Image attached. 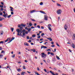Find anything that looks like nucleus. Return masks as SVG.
I'll return each instance as SVG.
<instances>
[{"instance_id": "f257e3e1", "label": "nucleus", "mask_w": 75, "mask_h": 75, "mask_svg": "<svg viewBox=\"0 0 75 75\" xmlns=\"http://www.w3.org/2000/svg\"><path fill=\"white\" fill-rule=\"evenodd\" d=\"M16 31L18 33L17 35H19L20 36H22V34H21L22 33V28H21V30L20 29H17L16 30Z\"/></svg>"}, {"instance_id": "f03ea898", "label": "nucleus", "mask_w": 75, "mask_h": 75, "mask_svg": "<svg viewBox=\"0 0 75 75\" xmlns=\"http://www.w3.org/2000/svg\"><path fill=\"white\" fill-rule=\"evenodd\" d=\"M61 13H62V11H61L60 9L58 10L57 11V14H58V15L61 14Z\"/></svg>"}, {"instance_id": "7ed1b4c3", "label": "nucleus", "mask_w": 75, "mask_h": 75, "mask_svg": "<svg viewBox=\"0 0 75 75\" xmlns=\"http://www.w3.org/2000/svg\"><path fill=\"white\" fill-rule=\"evenodd\" d=\"M44 19L46 21H47V20H48V16L46 15L45 16Z\"/></svg>"}, {"instance_id": "20e7f679", "label": "nucleus", "mask_w": 75, "mask_h": 75, "mask_svg": "<svg viewBox=\"0 0 75 75\" xmlns=\"http://www.w3.org/2000/svg\"><path fill=\"white\" fill-rule=\"evenodd\" d=\"M18 27H20V30H21V28H22V30H23V27H21V25H18Z\"/></svg>"}, {"instance_id": "39448f33", "label": "nucleus", "mask_w": 75, "mask_h": 75, "mask_svg": "<svg viewBox=\"0 0 75 75\" xmlns=\"http://www.w3.org/2000/svg\"><path fill=\"white\" fill-rule=\"evenodd\" d=\"M64 28L65 30H67V28H68V26H67L66 25H65L64 26Z\"/></svg>"}, {"instance_id": "423d86ee", "label": "nucleus", "mask_w": 75, "mask_h": 75, "mask_svg": "<svg viewBox=\"0 0 75 75\" xmlns=\"http://www.w3.org/2000/svg\"><path fill=\"white\" fill-rule=\"evenodd\" d=\"M42 48H45V49H47V47L45 46H43L42 47V46H41V49H42Z\"/></svg>"}, {"instance_id": "0eeeda50", "label": "nucleus", "mask_w": 75, "mask_h": 75, "mask_svg": "<svg viewBox=\"0 0 75 75\" xmlns=\"http://www.w3.org/2000/svg\"><path fill=\"white\" fill-rule=\"evenodd\" d=\"M24 44L25 45H27V46H30L28 44L27 42H25Z\"/></svg>"}, {"instance_id": "6e6552de", "label": "nucleus", "mask_w": 75, "mask_h": 75, "mask_svg": "<svg viewBox=\"0 0 75 75\" xmlns=\"http://www.w3.org/2000/svg\"><path fill=\"white\" fill-rule=\"evenodd\" d=\"M36 11L35 10H33L32 11H30V13H34V12H35Z\"/></svg>"}, {"instance_id": "1a4fd4ad", "label": "nucleus", "mask_w": 75, "mask_h": 75, "mask_svg": "<svg viewBox=\"0 0 75 75\" xmlns=\"http://www.w3.org/2000/svg\"><path fill=\"white\" fill-rule=\"evenodd\" d=\"M21 26L22 27H25V26L26 25H24L23 24H21Z\"/></svg>"}, {"instance_id": "9d476101", "label": "nucleus", "mask_w": 75, "mask_h": 75, "mask_svg": "<svg viewBox=\"0 0 75 75\" xmlns=\"http://www.w3.org/2000/svg\"><path fill=\"white\" fill-rule=\"evenodd\" d=\"M17 71L18 72H20V71H21V69L20 68H19L17 69Z\"/></svg>"}, {"instance_id": "9b49d317", "label": "nucleus", "mask_w": 75, "mask_h": 75, "mask_svg": "<svg viewBox=\"0 0 75 75\" xmlns=\"http://www.w3.org/2000/svg\"><path fill=\"white\" fill-rule=\"evenodd\" d=\"M24 74H26V73L25 72H23L22 71V72L21 73V75H24Z\"/></svg>"}, {"instance_id": "f8f14e48", "label": "nucleus", "mask_w": 75, "mask_h": 75, "mask_svg": "<svg viewBox=\"0 0 75 75\" xmlns=\"http://www.w3.org/2000/svg\"><path fill=\"white\" fill-rule=\"evenodd\" d=\"M40 13H42L43 14H46V13L42 11H40Z\"/></svg>"}, {"instance_id": "ddd939ff", "label": "nucleus", "mask_w": 75, "mask_h": 75, "mask_svg": "<svg viewBox=\"0 0 75 75\" xmlns=\"http://www.w3.org/2000/svg\"><path fill=\"white\" fill-rule=\"evenodd\" d=\"M71 47H72L73 48H75V45H74V44L72 43V45L71 46Z\"/></svg>"}, {"instance_id": "4468645a", "label": "nucleus", "mask_w": 75, "mask_h": 75, "mask_svg": "<svg viewBox=\"0 0 75 75\" xmlns=\"http://www.w3.org/2000/svg\"><path fill=\"white\" fill-rule=\"evenodd\" d=\"M35 74H36L37 75H40V74H38V72H37V71H35Z\"/></svg>"}, {"instance_id": "2eb2a0df", "label": "nucleus", "mask_w": 75, "mask_h": 75, "mask_svg": "<svg viewBox=\"0 0 75 75\" xmlns=\"http://www.w3.org/2000/svg\"><path fill=\"white\" fill-rule=\"evenodd\" d=\"M56 57L57 59H58V60H59V59H60V58H59V57L57 55H56Z\"/></svg>"}, {"instance_id": "dca6fc26", "label": "nucleus", "mask_w": 75, "mask_h": 75, "mask_svg": "<svg viewBox=\"0 0 75 75\" xmlns=\"http://www.w3.org/2000/svg\"><path fill=\"white\" fill-rule=\"evenodd\" d=\"M48 28L49 30L50 31H52V29H51V28H50V27H48Z\"/></svg>"}, {"instance_id": "f3484780", "label": "nucleus", "mask_w": 75, "mask_h": 75, "mask_svg": "<svg viewBox=\"0 0 75 75\" xmlns=\"http://www.w3.org/2000/svg\"><path fill=\"white\" fill-rule=\"evenodd\" d=\"M3 57V54H0V58H2Z\"/></svg>"}, {"instance_id": "a211bd4d", "label": "nucleus", "mask_w": 75, "mask_h": 75, "mask_svg": "<svg viewBox=\"0 0 75 75\" xmlns=\"http://www.w3.org/2000/svg\"><path fill=\"white\" fill-rule=\"evenodd\" d=\"M3 17H5V18H6V17H7V16H6V14H4V15H3Z\"/></svg>"}, {"instance_id": "6ab92c4d", "label": "nucleus", "mask_w": 75, "mask_h": 75, "mask_svg": "<svg viewBox=\"0 0 75 75\" xmlns=\"http://www.w3.org/2000/svg\"><path fill=\"white\" fill-rule=\"evenodd\" d=\"M57 6H60V7H61V5H60L59 4H58V3H57Z\"/></svg>"}, {"instance_id": "aec40b11", "label": "nucleus", "mask_w": 75, "mask_h": 75, "mask_svg": "<svg viewBox=\"0 0 75 75\" xmlns=\"http://www.w3.org/2000/svg\"><path fill=\"white\" fill-rule=\"evenodd\" d=\"M27 30H28V31H31V28H28Z\"/></svg>"}, {"instance_id": "412c9836", "label": "nucleus", "mask_w": 75, "mask_h": 75, "mask_svg": "<svg viewBox=\"0 0 75 75\" xmlns=\"http://www.w3.org/2000/svg\"><path fill=\"white\" fill-rule=\"evenodd\" d=\"M31 51H33V52H35V49H33L32 50H31Z\"/></svg>"}, {"instance_id": "4be33fe9", "label": "nucleus", "mask_w": 75, "mask_h": 75, "mask_svg": "<svg viewBox=\"0 0 75 75\" xmlns=\"http://www.w3.org/2000/svg\"><path fill=\"white\" fill-rule=\"evenodd\" d=\"M40 6H42L43 5V3L42 2H41L40 3Z\"/></svg>"}, {"instance_id": "5701e85b", "label": "nucleus", "mask_w": 75, "mask_h": 75, "mask_svg": "<svg viewBox=\"0 0 75 75\" xmlns=\"http://www.w3.org/2000/svg\"><path fill=\"white\" fill-rule=\"evenodd\" d=\"M35 36H36V35H32V37L33 38H34V37H35Z\"/></svg>"}, {"instance_id": "b1692460", "label": "nucleus", "mask_w": 75, "mask_h": 75, "mask_svg": "<svg viewBox=\"0 0 75 75\" xmlns=\"http://www.w3.org/2000/svg\"><path fill=\"white\" fill-rule=\"evenodd\" d=\"M11 15H10L8 16V18H10L11 17Z\"/></svg>"}, {"instance_id": "393cba45", "label": "nucleus", "mask_w": 75, "mask_h": 75, "mask_svg": "<svg viewBox=\"0 0 75 75\" xmlns=\"http://www.w3.org/2000/svg\"><path fill=\"white\" fill-rule=\"evenodd\" d=\"M3 33H4L3 31V30H2L1 31V35H3Z\"/></svg>"}, {"instance_id": "a878e982", "label": "nucleus", "mask_w": 75, "mask_h": 75, "mask_svg": "<svg viewBox=\"0 0 75 75\" xmlns=\"http://www.w3.org/2000/svg\"><path fill=\"white\" fill-rule=\"evenodd\" d=\"M11 30L12 31V32H13L14 30V28H11Z\"/></svg>"}, {"instance_id": "bb28decb", "label": "nucleus", "mask_w": 75, "mask_h": 75, "mask_svg": "<svg viewBox=\"0 0 75 75\" xmlns=\"http://www.w3.org/2000/svg\"><path fill=\"white\" fill-rule=\"evenodd\" d=\"M23 69H25V66H23Z\"/></svg>"}, {"instance_id": "cd10ccee", "label": "nucleus", "mask_w": 75, "mask_h": 75, "mask_svg": "<svg viewBox=\"0 0 75 75\" xmlns=\"http://www.w3.org/2000/svg\"><path fill=\"white\" fill-rule=\"evenodd\" d=\"M50 54L52 55V56H54V54L53 53H51Z\"/></svg>"}, {"instance_id": "c85d7f7f", "label": "nucleus", "mask_w": 75, "mask_h": 75, "mask_svg": "<svg viewBox=\"0 0 75 75\" xmlns=\"http://www.w3.org/2000/svg\"><path fill=\"white\" fill-rule=\"evenodd\" d=\"M4 41H1L0 42V44H4Z\"/></svg>"}, {"instance_id": "c756f323", "label": "nucleus", "mask_w": 75, "mask_h": 75, "mask_svg": "<svg viewBox=\"0 0 75 75\" xmlns=\"http://www.w3.org/2000/svg\"><path fill=\"white\" fill-rule=\"evenodd\" d=\"M29 25L30 27H31V26L33 25V24L31 23H30L29 24Z\"/></svg>"}, {"instance_id": "7c9ffc66", "label": "nucleus", "mask_w": 75, "mask_h": 75, "mask_svg": "<svg viewBox=\"0 0 75 75\" xmlns=\"http://www.w3.org/2000/svg\"><path fill=\"white\" fill-rule=\"evenodd\" d=\"M48 27H51V24H48Z\"/></svg>"}, {"instance_id": "2f4dec72", "label": "nucleus", "mask_w": 75, "mask_h": 75, "mask_svg": "<svg viewBox=\"0 0 75 75\" xmlns=\"http://www.w3.org/2000/svg\"><path fill=\"white\" fill-rule=\"evenodd\" d=\"M11 56L12 58H14V57H15V54H13V55H12Z\"/></svg>"}, {"instance_id": "473e14b6", "label": "nucleus", "mask_w": 75, "mask_h": 75, "mask_svg": "<svg viewBox=\"0 0 75 75\" xmlns=\"http://www.w3.org/2000/svg\"><path fill=\"white\" fill-rule=\"evenodd\" d=\"M46 50V51H51V49H48L47 50Z\"/></svg>"}, {"instance_id": "72a5a7b5", "label": "nucleus", "mask_w": 75, "mask_h": 75, "mask_svg": "<svg viewBox=\"0 0 75 75\" xmlns=\"http://www.w3.org/2000/svg\"><path fill=\"white\" fill-rule=\"evenodd\" d=\"M50 73H51V74H52V75L54 74V72H52L51 71H50Z\"/></svg>"}, {"instance_id": "f704fd0d", "label": "nucleus", "mask_w": 75, "mask_h": 75, "mask_svg": "<svg viewBox=\"0 0 75 75\" xmlns=\"http://www.w3.org/2000/svg\"><path fill=\"white\" fill-rule=\"evenodd\" d=\"M48 42H46L44 44H45V45H48Z\"/></svg>"}, {"instance_id": "c9c22d12", "label": "nucleus", "mask_w": 75, "mask_h": 75, "mask_svg": "<svg viewBox=\"0 0 75 75\" xmlns=\"http://www.w3.org/2000/svg\"><path fill=\"white\" fill-rule=\"evenodd\" d=\"M49 40L50 41H52V39L51 38H49Z\"/></svg>"}, {"instance_id": "e433bc0d", "label": "nucleus", "mask_w": 75, "mask_h": 75, "mask_svg": "<svg viewBox=\"0 0 75 75\" xmlns=\"http://www.w3.org/2000/svg\"><path fill=\"white\" fill-rule=\"evenodd\" d=\"M41 36H42V37H43V36H44V33H42L41 34Z\"/></svg>"}, {"instance_id": "4c0bfd02", "label": "nucleus", "mask_w": 75, "mask_h": 75, "mask_svg": "<svg viewBox=\"0 0 75 75\" xmlns=\"http://www.w3.org/2000/svg\"><path fill=\"white\" fill-rule=\"evenodd\" d=\"M25 35V33L23 32V36Z\"/></svg>"}, {"instance_id": "58836bf2", "label": "nucleus", "mask_w": 75, "mask_h": 75, "mask_svg": "<svg viewBox=\"0 0 75 75\" xmlns=\"http://www.w3.org/2000/svg\"><path fill=\"white\" fill-rule=\"evenodd\" d=\"M56 45H57V46H58L59 47H60V46H59V45L58 44V43H56Z\"/></svg>"}, {"instance_id": "ea45409f", "label": "nucleus", "mask_w": 75, "mask_h": 75, "mask_svg": "<svg viewBox=\"0 0 75 75\" xmlns=\"http://www.w3.org/2000/svg\"><path fill=\"white\" fill-rule=\"evenodd\" d=\"M37 71H40V68L39 67H38L37 68Z\"/></svg>"}, {"instance_id": "a19ab883", "label": "nucleus", "mask_w": 75, "mask_h": 75, "mask_svg": "<svg viewBox=\"0 0 75 75\" xmlns=\"http://www.w3.org/2000/svg\"><path fill=\"white\" fill-rule=\"evenodd\" d=\"M11 40V38H8L7 39V40H8V41H11V40Z\"/></svg>"}, {"instance_id": "79ce46f5", "label": "nucleus", "mask_w": 75, "mask_h": 75, "mask_svg": "<svg viewBox=\"0 0 75 75\" xmlns=\"http://www.w3.org/2000/svg\"><path fill=\"white\" fill-rule=\"evenodd\" d=\"M44 71L45 72H47V70H46V69H44Z\"/></svg>"}, {"instance_id": "37998d69", "label": "nucleus", "mask_w": 75, "mask_h": 75, "mask_svg": "<svg viewBox=\"0 0 75 75\" xmlns=\"http://www.w3.org/2000/svg\"><path fill=\"white\" fill-rule=\"evenodd\" d=\"M4 50L2 51L1 52V54L2 53H4Z\"/></svg>"}, {"instance_id": "c03bdc74", "label": "nucleus", "mask_w": 75, "mask_h": 75, "mask_svg": "<svg viewBox=\"0 0 75 75\" xmlns=\"http://www.w3.org/2000/svg\"><path fill=\"white\" fill-rule=\"evenodd\" d=\"M37 27H38L39 28H40V25H38Z\"/></svg>"}, {"instance_id": "a18cd8bd", "label": "nucleus", "mask_w": 75, "mask_h": 75, "mask_svg": "<svg viewBox=\"0 0 75 75\" xmlns=\"http://www.w3.org/2000/svg\"><path fill=\"white\" fill-rule=\"evenodd\" d=\"M11 13L12 15H13L14 14V13L13 12H11Z\"/></svg>"}, {"instance_id": "49530a36", "label": "nucleus", "mask_w": 75, "mask_h": 75, "mask_svg": "<svg viewBox=\"0 0 75 75\" xmlns=\"http://www.w3.org/2000/svg\"><path fill=\"white\" fill-rule=\"evenodd\" d=\"M38 38H41V36L40 35H39L38 37H37Z\"/></svg>"}, {"instance_id": "de8ad7c7", "label": "nucleus", "mask_w": 75, "mask_h": 75, "mask_svg": "<svg viewBox=\"0 0 75 75\" xmlns=\"http://www.w3.org/2000/svg\"><path fill=\"white\" fill-rule=\"evenodd\" d=\"M25 29H24L22 30V32H25Z\"/></svg>"}, {"instance_id": "09e8293b", "label": "nucleus", "mask_w": 75, "mask_h": 75, "mask_svg": "<svg viewBox=\"0 0 75 75\" xmlns=\"http://www.w3.org/2000/svg\"><path fill=\"white\" fill-rule=\"evenodd\" d=\"M26 39H27V40H28L29 39V36H28L27 37Z\"/></svg>"}, {"instance_id": "8fccbe9b", "label": "nucleus", "mask_w": 75, "mask_h": 75, "mask_svg": "<svg viewBox=\"0 0 75 75\" xmlns=\"http://www.w3.org/2000/svg\"><path fill=\"white\" fill-rule=\"evenodd\" d=\"M0 15L1 16H2V15H3V13H2V12H1L0 13Z\"/></svg>"}, {"instance_id": "3c124183", "label": "nucleus", "mask_w": 75, "mask_h": 75, "mask_svg": "<svg viewBox=\"0 0 75 75\" xmlns=\"http://www.w3.org/2000/svg\"><path fill=\"white\" fill-rule=\"evenodd\" d=\"M14 40V38H12V39L11 40H12H12Z\"/></svg>"}, {"instance_id": "603ef678", "label": "nucleus", "mask_w": 75, "mask_h": 75, "mask_svg": "<svg viewBox=\"0 0 75 75\" xmlns=\"http://www.w3.org/2000/svg\"><path fill=\"white\" fill-rule=\"evenodd\" d=\"M28 42H30H30H31V40H29L28 41Z\"/></svg>"}, {"instance_id": "864d4df0", "label": "nucleus", "mask_w": 75, "mask_h": 75, "mask_svg": "<svg viewBox=\"0 0 75 75\" xmlns=\"http://www.w3.org/2000/svg\"><path fill=\"white\" fill-rule=\"evenodd\" d=\"M31 20L33 21H35V20L34 19H32Z\"/></svg>"}, {"instance_id": "5fc2aeb1", "label": "nucleus", "mask_w": 75, "mask_h": 75, "mask_svg": "<svg viewBox=\"0 0 75 75\" xmlns=\"http://www.w3.org/2000/svg\"><path fill=\"white\" fill-rule=\"evenodd\" d=\"M3 26L2 24H0V27H1Z\"/></svg>"}, {"instance_id": "6e6d98bb", "label": "nucleus", "mask_w": 75, "mask_h": 75, "mask_svg": "<svg viewBox=\"0 0 75 75\" xmlns=\"http://www.w3.org/2000/svg\"><path fill=\"white\" fill-rule=\"evenodd\" d=\"M42 55H44L45 54V53L43 52L42 53Z\"/></svg>"}, {"instance_id": "4d7b16f0", "label": "nucleus", "mask_w": 75, "mask_h": 75, "mask_svg": "<svg viewBox=\"0 0 75 75\" xmlns=\"http://www.w3.org/2000/svg\"><path fill=\"white\" fill-rule=\"evenodd\" d=\"M51 47H55V45H53L51 46Z\"/></svg>"}, {"instance_id": "13d9d810", "label": "nucleus", "mask_w": 75, "mask_h": 75, "mask_svg": "<svg viewBox=\"0 0 75 75\" xmlns=\"http://www.w3.org/2000/svg\"><path fill=\"white\" fill-rule=\"evenodd\" d=\"M34 25L35 27H36V25H37V24L35 23L34 24Z\"/></svg>"}, {"instance_id": "bf43d9fd", "label": "nucleus", "mask_w": 75, "mask_h": 75, "mask_svg": "<svg viewBox=\"0 0 75 75\" xmlns=\"http://www.w3.org/2000/svg\"><path fill=\"white\" fill-rule=\"evenodd\" d=\"M52 61L53 62H54V61H55V59H54V58H53Z\"/></svg>"}, {"instance_id": "052dcab7", "label": "nucleus", "mask_w": 75, "mask_h": 75, "mask_svg": "<svg viewBox=\"0 0 75 75\" xmlns=\"http://www.w3.org/2000/svg\"><path fill=\"white\" fill-rule=\"evenodd\" d=\"M41 28L42 29H44V27L43 26H41Z\"/></svg>"}, {"instance_id": "680f3d73", "label": "nucleus", "mask_w": 75, "mask_h": 75, "mask_svg": "<svg viewBox=\"0 0 75 75\" xmlns=\"http://www.w3.org/2000/svg\"><path fill=\"white\" fill-rule=\"evenodd\" d=\"M2 20L3 19H2V18H0V21H2Z\"/></svg>"}, {"instance_id": "e2e57ef3", "label": "nucleus", "mask_w": 75, "mask_h": 75, "mask_svg": "<svg viewBox=\"0 0 75 75\" xmlns=\"http://www.w3.org/2000/svg\"><path fill=\"white\" fill-rule=\"evenodd\" d=\"M51 44L53 45V44H54V42H51Z\"/></svg>"}, {"instance_id": "0e129e2a", "label": "nucleus", "mask_w": 75, "mask_h": 75, "mask_svg": "<svg viewBox=\"0 0 75 75\" xmlns=\"http://www.w3.org/2000/svg\"><path fill=\"white\" fill-rule=\"evenodd\" d=\"M71 69L72 72H74V69Z\"/></svg>"}, {"instance_id": "69168bd1", "label": "nucleus", "mask_w": 75, "mask_h": 75, "mask_svg": "<svg viewBox=\"0 0 75 75\" xmlns=\"http://www.w3.org/2000/svg\"><path fill=\"white\" fill-rule=\"evenodd\" d=\"M10 10L11 11H13V10L12 9H11Z\"/></svg>"}, {"instance_id": "338daca9", "label": "nucleus", "mask_w": 75, "mask_h": 75, "mask_svg": "<svg viewBox=\"0 0 75 75\" xmlns=\"http://www.w3.org/2000/svg\"><path fill=\"white\" fill-rule=\"evenodd\" d=\"M42 40H43V39L42 38H41L40 40V41H42Z\"/></svg>"}, {"instance_id": "774afa93", "label": "nucleus", "mask_w": 75, "mask_h": 75, "mask_svg": "<svg viewBox=\"0 0 75 75\" xmlns=\"http://www.w3.org/2000/svg\"><path fill=\"white\" fill-rule=\"evenodd\" d=\"M73 36L74 37V38H75V34H73Z\"/></svg>"}]
</instances>
